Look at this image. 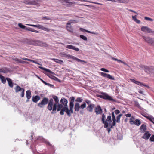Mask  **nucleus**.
Masks as SVG:
<instances>
[{
    "label": "nucleus",
    "instance_id": "nucleus-1",
    "mask_svg": "<svg viewBox=\"0 0 154 154\" xmlns=\"http://www.w3.org/2000/svg\"><path fill=\"white\" fill-rule=\"evenodd\" d=\"M70 103H69V110L68 106H64L63 109L61 110L60 112V114L61 115L64 114V112H66L67 115L70 116H71V113H73V108H74V102L75 100V97H70L69 98Z\"/></svg>",
    "mask_w": 154,
    "mask_h": 154
},
{
    "label": "nucleus",
    "instance_id": "nucleus-2",
    "mask_svg": "<svg viewBox=\"0 0 154 154\" xmlns=\"http://www.w3.org/2000/svg\"><path fill=\"white\" fill-rule=\"evenodd\" d=\"M28 44L42 47H47L48 45L45 42L39 40H28L26 42Z\"/></svg>",
    "mask_w": 154,
    "mask_h": 154
},
{
    "label": "nucleus",
    "instance_id": "nucleus-3",
    "mask_svg": "<svg viewBox=\"0 0 154 154\" xmlns=\"http://www.w3.org/2000/svg\"><path fill=\"white\" fill-rule=\"evenodd\" d=\"M60 55L61 57H65L68 59H72L78 62H84V63H86V62L84 60L79 59L74 56L71 55L65 52L61 53L60 54Z\"/></svg>",
    "mask_w": 154,
    "mask_h": 154
},
{
    "label": "nucleus",
    "instance_id": "nucleus-4",
    "mask_svg": "<svg viewBox=\"0 0 154 154\" xmlns=\"http://www.w3.org/2000/svg\"><path fill=\"white\" fill-rule=\"evenodd\" d=\"M49 99L47 97H43L41 102L39 103L38 104V106L40 108H43L44 106L48 104L49 102Z\"/></svg>",
    "mask_w": 154,
    "mask_h": 154
},
{
    "label": "nucleus",
    "instance_id": "nucleus-5",
    "mask_svg": "<svg viewBox=\"0 0 154 154\" xmlns=\"http://www.w3.org/2000/svg\"><path fill=\"white\" fill-rule=\"evenodd\" d=\"M86 103H83V104L80 106V104L78 103H76L74 106L75 111L78 112L80 109H84L86 107Z\"/></svg>",
    "mask_w": 154,
    "mask_h": 154
},
{
    "label": "nucleus",
    "instance_id": "nucleus-6",
    "mask_svg": "<svg viewBox=\"0 0 154 154\" xmlns=\"http://www.w3.org/2000/svg\"><path fill=\"white\" fill-rule=\"evenodd\" d=\"M63 107L64 106L61 104H59V103H58L57 104H55L53 110V112H51V113H54V112L56 110L58 112L61 111Z\"/></svg>",
    "mask_w": 154,
    "mask_h": 154
},
{
    "label": "nucleus",
    "instance_id": "nucleus-7",
    "mask_svg": "<svg viewBox=\"0 0 154 154\" xmlns=\"http://www.w3.org/2000/svg\"><path fill=\"white\" fill-rule=\"evenodd\" d=\"M141 29L142 31L145 32L151 33L152 35H154V31L152 30L150 28L146 26H142Z\"/></svg>",
    "mask_w": 154,
    "mask_h": 154
},
{
    "label": "nucleus",
    "instance_id": "nucleus-8",
    "mask_svg": "<svg viewBox=\"0 0 154 154\" xmlns=\"http://www.w3.org/2000/svg\"><path fill=\"white\" fill-rule=\"evenodd\" d=\"M48 105L47 107L49 111L53 110L54 107L55 103H54V100L52 98H50L48 103Z\"/></svg>",
    "mask_w": 154,
    "mask_h": 154
},
{
    "label": "nucleus",
    "instance_id": "nucleus-9",
    "mask_svg": "<svg viewBox=\"0 0 154 154\" xmlns=\"http://www.w3.org/2000/svg\"><path fill=\"white\" fill-rule=\"evenodd\" d=\"M142 38L145 41L149 44L150 45H152L154 38H151L148 36H143Z\"/></svg>",
    "mask_w": 154,
    "mask_h": 154
},
{
    "label": "nucleus",
    "instance_id": "nucleus-10",
    "mask_svg": "<svg viewBox=\"0 0 154 154\" xmlns=\"http://www.w3.org/2000/svg\"><path fill=\"white\" fill-rule=\"evenodd\" d=\"M15 91L16 93L18 92L19 91H22L20 96L22 97H24V89L23 88H21L19 86L17 85L15 88Z\"/></svg>",
    "mask_w": 154,
    "mask_h": 154
},
{
    "label": "nucleus",
    "instance_id": "nucleus-11",
    "mask_svg": "<svg viewBox=\"0 0 154 154\" xmlns=\"http://www.w3.org/2000/svg\"><path fill=\"white\" fill-rule=\"evenodd\" d=\"M145 72L154 75V67L151 66H146Z\"/></svg>",
    "mask_w": 154,
    "mask_h": 154
},
{
    "label": "nucleus",
    "instance_id": "nucleus-12",
    "mask_svg": "<svg viewBox=\"0 0 154 154\" xmlns=\"http://www.w3.org/2000/svg\"><path fill=\"white\" fill-rule=\"evenodd\" d=\"M101 75L102 76L104 77L113 80H115L114 77L111 75L109 74H108L103 72H101Z\"/></svg>",
    "mask_w": 154,
    "mask_h": 154
},
{
    "label": "nucleus",
    "instance_id": "nucleus-13",
    "mask_svg": "<svg viewBox=\"0 0 154 154\" xmlns=\"http://www.w3.org/2000/svg\"><path fill=\"white\" fill-rule=\"evenodd\" d=\"M106 118L105 116L104 113H103L102 114L101 117V121L104 124V127L105 128H107L108 127L109 123L108 122H106V121H105V119Z\"/></svg>",
    "mask_w": 154,
    "mask_h": 154
},
{
    "label": "nucleus",
    "instance_id": "nucleus-14",
    "mask_svg": "<svg viewBox=\"0 0 154 154\" xmlns=\"http://www.w3.org/2000/svg\"><path fill=\"white\" fill-rule=\"evenodd\" d=\"M130 80L131 82L139 85L141 86H144L145 87H147L148 86L143 83H141L139 81H137L134 79H131Z\"/></svg>",
    "mask_w": 154,
    "mask_h": 154
},
{
    "label": "nucleus",
    "instance_id": "nucleus-15",
    "mask_svg": "<svg viewBox=\"0 0 154 154\" xmlns=\"http://www.w3.org/2000/svg\"><path fill=\"white\" fill-rule=\"evenodd\" d=\"M24 2L27 5H36L37 2L35 0H25Z\"/></svg>",
    "mask_w": 154,
    "mask_h": 154
},
{
    "label": "nucleus",
    "instance_id": "nucleus-16",
    "mask_svg": "<svg viewBox=\"0 0 154 154\" xmlns=\"http://www.w3.org/2000/svg\"><path fill=\"white\" fill-rule=\"evenodd\" d=\"M42 142L43 143H45L47 146H49L52 149H54V146L51 144L49 141H48L47 139L42 138Z\"/></svg>",
    "mask_w": 154,
    "mask_h": 154
},
{
    "label": "nucleus",
    "instance_id": "nucleus-17",
    "mask_svg": "<svg viewBox=\"0 0 154 154\" xmlns=\"http://www.w3.org/2000/svg\"><path fill=\"white\" fill-rule=\"evenodd\" d=\"M95 112L97 115L101 114L102 113V109L100 105H98L97 107H96Z\"/></svg>",
    "mask_w": 154,
    "mask_h": 154
},
{
    "label": "nucleus",
    "instance_id": "nucleus-18",
    "mask_svg": "<svg viewBox=\"0 0 154 154\" xmlns=\"http://www.w3.org/2000/svg\"><path fill=\"white\" fill-rule=\"evenodd\" d=\"M60 103L61 104H62L64 106H68V100L66 99L64 97L61 98L60 101Z\"/></svg>",
    "mask_w": 154,
    "mask_h": 154
},
{
    "label": "nucleus",
    "instance_id": "nucleus-19",
    "mask_svg": "<svg viewBox=\"0 0 154 154\" xmlns=\"http://www.w3.org/2000/svg\"><path fill=\"white\" fill-rule=\"evenodd\" d=\"M101 94L102 95H98L97 96L101 98L107 100L109 95L106 93L103 92H101Z\"/></svg>",
    "mask_w": 154,
    "mask_h": 154
},
{
    "label": "nucleus",
    "instance_id": "nucleus-20",
    "mask_svg": "<svg viewBox=\"0 0 154 154\" xmlns=\"http://www.w3.org/2000/svg\"><path fill=\"white\" fill-rule=\"evenodd\" d=\"M37 28H38L39 29L42 30H43L46 31L47 32H49L50 30V29L46 27H44L42 25H37Z\"/></svg>",
    "mask_w": 154,
    "mask_h": 154
},
{
    "label": "nucleus",
    "instance_id": "nucleus-21",
    "mask_svg": "<svg viewBox=\"0 0 154 154\" xmlns=\"http://www.w3.org/2000/svg\"><path fill=\"white\" fill-rule=\"evenodd\" d=\"M10 71V69L7 67H3L0 69V72L4 73H7Z\"/></svg>",
    "mask_w": 154,
    "mask_h": 154
},
{
    "label": "nucleus",
    "instance_id": "nucleus-22",
    "mask_svg": "<svg viewBox=\"0 0 154 154\" xmlns=\"http://www.w3.org/2000/svg\"><path fill=\"white\" fill-rule=\"evenodd\" d=\"M40 99V97L38 95H36L35 96H33L32 98V101L35 103H37Z\"/></svg>",
    "mask_w": 154,
    "mask_h": 154
},
{
    "label": "nucleus",
    "instance_id": "nucleus-23",
    "mask_svg": "<svg viewBox=\"0 0 154 154\" xmlns=\"http://www.w3.org/2000/svg\"><path fill=\"white\" fill-rule=\"evenodd\" d=\"M66 48L69 49L74 50L76 51H78L79 50V49L78 48H76L75 46L72 45H67L66 46Z\"/></svg>",
    "mask_w": 154,
    "mask_h": 154
},
{
    "label": "nucleus",
    "instance_id": "nucleus-24",
    "mask_svg": "<svg viewBox=\"0 0 154 154\" xmlns=\"http://www.w3.org/2000/svg\"><path fill=\"white\" fill-rule=\"evenodd\" d=\"M6 79L8 82L9 86L11 88H13L14 85V83L12 80L9 78H6Z\"/></svg>",
    "mask_w": 154,
    "mask_h": 154
},
{
    "label": "nucleus",
    "instance_id": "nucleus-25",
    "mask_svg": "<svg viewBox=\"0 0 154 154\" xmlns=\"http://www.w3.org/2000/svg\"><path fill=\"white\" fill-rule=\"evenodd\" d=\"M150 136V134L149 133V132L147 131H146V132L145 133L142 137V138L145 139L146 140H147L149 138Z\"/></svg>",
    "mask_w": 154,
    "mask_h": 154
},
{
    "label": "nucleus",
    "instance_id": "nucleus-26",
    "mask_svg": "<svg viewBox=\"0 0 154 154\" xmlns=\"http://www.w3.org/2000/svg\"><path fill=\"white\" fill-rule=\"evenodd\" d=\"M94 104H90L87 107V110L89 112H91L93 111V109Z\"/></svg>",
    "mask_w": 154,
    "mask_h": 154
},
{
    "label": "nucleus",
    "instance_id": "nucleus-27",
    "mask_svg": "<svg viewBox=\"0 0 154 154\" xmlns=\"http://www.w3.org/2000/svg\"><path fill=\"white\" fill-rule=\"evenodd\" d=\"M140 130L143 132L146 131V126L145 124H143L140 127Z\"/></svg>",
    "mask_w": 154,
    "mask_h": 154
},
{
    "label": "nucleus",
    "instance_id": "nucleus-28",
    "mask_svg": "<svg viewBox=\"0 0 154 154\" xmlns=\"http://www.w3.org/2000/svg\"><path fill=\"white\" fill-rule=\"evenodd\" d=\"M26 96L28 99H29L31 97V91L29 90H27L26 92Z\"/></svg>",
    "mask_w": 154,
    "mask_h": 154
},
{
    "label": "nucleus",
    "instance_id": "nucleus-29",
    "mask_svg": "<svg viewBox=\"0 0 154 154\" xmlns=\"http://www.w3.org/2000/svg\"><path fill=\"white\" fill-rule=\"evenodd\" d=\"M39 68L41 69L44 70L45 71V72H49L51 73L52 74H54V72H52L51 71L41 66H39Z\"/></svg>",
    "mask_w": 154,
    "mask_h": 154
},
{
    "label": "nucleus",
    "instance_id": "nucleus-30",
    "mask_svg": "<svg viewBox=\"0 0 154 154\" xmlns=\"http://www.w3.org/2000/svg\"><path fill=\"white\" fill-rule=\"evenodd\" d=\"M52 97L53 100H54L55 101V104H57L58 103H59V100L57 96L53 95Z\"/></svg>",
    "mask_w": 154,
    "mask_h": 154
},
{
    "label": "nucleus",
    "instance_id": "nucleus-31",
    "mask_svg": "<svg viewBox=\"0 0 154 154\" xmlns=\"http://www.w3.org/2000/svg\"><path fill=\"white\" fill-rule=\"evenodd\" d=\"M26 30H27L28 31H30L31 32H35L36 33H39V32L37 30L34 29H33L30 28L26 27Z\"/></svg>",
    "mask_w": 154,
    "mask_h": 154
},
{
    "label": "nucleus",
    "instance_id": "nucleus-32",
    "mask_svg": "<svg viewBox=\"0 0 154 154\" xmlns=\"http://www.w3.org/2000/svg\"><path fill=\"white\" fill-rule=\"evenodd\" d=\"M66 28L67 31L69 32H72V27L71 26V25L66 24Z\"/></svg>",
    "mask_w": 154,
    "mask_h": 154
},
{
    "label": "nucleus",
    "instance_id": "nucleus-33",
    "mask_svg": "<svg viewBox=\"0 0 154 154\" xmlns=\"http://www.w3.org/2000/svg\"><path fill=\"white\" fill-rule=\"evenodd\" d=\"M141 122L139 119H137L134 120L133 124H135L137 126H139L141 124Z\"/></svg>",
    "mask_w": 154,
    "mask_h": 154
},
{
    "label": "nucleus",
    "instance_id": "nucleus-34",
    "mask_svg": "<svg viewBox=\"0 0 154 154\" xmlns=\"http://www.w3.org/2000/svg\"><path fill=\"white\" fill-rule=\"evenodd\" d=\"M78 22V21L77 20H70L67 23V24L71 25L72 23H76Z\"/></svg>",
    "mask_w": 154,
    "mask_h": 154
},
{
    "label": "nucleus",
    "instance_id": "nucleus-35",
    "mask_svg": "<svg viewBox=\"0 0 154 154\" xmlns=\"http://www.w3.org/2000/svg\"><path fill=\"white\" fill-rule=\"evenodd\" d=\"M52 60H53L55 62L58 63L60 64H62L63 63V60H60L58 59H55V58H52L51 59Z\"/></svg>",
    "mask_w": 154,
    "mask_h": 154
},
{
    "label": "nucleus",
    "instance_id": "nucleus-36",
    "mask_svg": "<svg viewBox=\"0 0 154 154\" xmlns=\"http://www.w3.org/2000/svg\"><path fill=\"white\" fill-rule=\"evenodd\" d=\"M0 79H1V81L3 84H5L6 83V79H5L4 76L0 74Z\"/></svg>",
    "mask_w": 154,
    "mask_h": 154
},
{
    "label": "nucleus",
    "instance_id": "nucleus-37",
    "mask_svg": "<svg viewBox=\"0 0 154 154\" xmlns=\"http://www.w3.org/2000/svg\"><path fill=\"white\" fill-rule=\"evenodd\" d=\"M146 118L154 124V118L152 116H146Z\"/></svg>",
    "mask_w": 154,
    "mask_h": 154
},
{
    "label": "nucleus",
    "instance_id": "nucleus-38",
    "mask_svg": "<svg viewBox=\"0 0 154 154\" xmlns=\"http://www.w3.org/2000/svg\"><path fill=\"white\" fill-rule=\"evenodd\" d=\"M83 99L82 97H78L75 100V101L76 103H81L82 102Z\"/></svg>",
    "mask_w": 154,
    "mask_h": 154
},
{
    "label": "nucleus",
    "instance_id": "nucleus-39",
    "mask_svg": "<svg viewBox=\"0 0 154 154\" xmlns=\"http://www.w3.org/2000/svg\"><path fill=\"white\" fill-rule=\"evenodd\" d=\"M135 120V118L133 116H132L130 119V123L131 125H133V123L134 122V120Z\"/></svg>",
    "mask_w": 154,
    "mask_h": 154
},
{
    "label": "nucleus",
    "instance_id": "nucleus-40",
    "mask_svg": "<svg viewBox=\"0 0 154 154\" xmlns=\"http://www.w3.org/2000/svg\"><path fill=\"white\" fill-rule=\"evenodd\" d=\"M52 79L59 83H61V81L60 80L54 76H52Z\"/></svg>",
    "mask_w": 154,
    "mask_h": 154
},
{
    "label": "nucleus",
    "instance_id": "nucleus-41",
    "mask_svg": "<svg viewBox=\"0 0 154 154\" xmlns=\"http://www.w3.org/2000/svg\"><path fill=\"white\" fill-rule=\"evenodd\" d=\"M18 26L20 28L22 29H24L25 30H26V26L23 25L22 23H19L18 24Z\"/></svg>",
    "mask_w": 154,
    "mask_h": 154
},
{
    "label": "nucleus",
    "instance_id": "nucleus-42",
    "mask_svg": "<svg viewBox=\"0 0 154 154\" xmlns=\"http://www.w3.org/2000/svg\"><path fill=\"white\" fill-rule=\"evenodd\" d=\"M42 20H50L51 19V17L48 16L42 17Z\"/></svg>",
    "mask_w": 154,
    "mask_h": 154
},
{
    "label": "nucleus",
    "instance_id": "nucleus-43",
    "mask_svg": "<svg viewBox=\"0 0 154 154\" xmlns=\"http://www.w3.org/2000/svg\"><path fill=\"white\" fill-rule=\"evenodd\" d=\"M105 121H106V122H109V123H110L112 122L111 120V116L110 115H109L107 117V119Z\"/></svg>",
    "mask_w": 154,
    "mask_h": 154
},
{
    "label": "nucleus",
    "instance_id": "nucleus-44",
    "mask_svg": "<svg viewBox=\"0 0 154 154\" xmlns=\"http://www.w3.org/2000/svg\"><path fill=\"white\" fill-rule=\"evenodd\" d=\"M107 100H108L109 101H112L113 102H116L115 100L113 99L111 96H109V95L108 96V97L107 98Z\"/></svg>",
    "mask_w": 154,
    "mask_h": 154
},
{
    "label": "nucleus",
    "instance_id": "nucleus-45",
    "mask_svg": "<svg viewBox=\"0 0 154 154\" xmlns=\"http://www.w3.org/2000/svg\"><path fill=\"white\" fill-rule=\"evenodd\" d=\"M146 66H144L143 65H139V66L140 69L144 70L145 72Z\"/></svg>",
    "mask_w": 154,
    "mask_h": 154
},
{
    "label": "nucleus",
    "instance_id": "nucleus-46",
    "mask_svg": "<svg viewBox=\"0 0 154 154\" xmlns=\"http://www.w3.org/2000/svg\"><path fill=\"white\" fill-rule=\"evenodd\" d=\"M80 37L83 40L85 41H87V38L83 35H80Z\"/></svg>",
    "mask_w": 154,
    "mask_h": 154
},
{
    "label": "nucleus",
    "instance_id": "nucleus-47",
    "mask_svg": "<svg viewBox=\"0 0 154 154\" xmlns=\"http://www.w3.org/2000/svg\"><path fill=\"white\" fill-rule=\"evenodd\" d=\"M85 103H86L87 104L89 105L90 104H91V101L89 100L88 99H86L85 100Z\"/></svg>",
    "mask_w": 154,
    "mask_h": 154
},
{
    "label": "nucleus",
    "instance_id": "nucleus-48",
    "mask_svg": "<svg viewBox=\"0 0 154 154\" xmlns=\"http://www.w3.org/2000/svg\"><path fill=\"white\" fill-rule=\"evenodd\" d=\"M134 103L135 106L137 107H138V108H140V105L138 102L135 101H134Z\"/></svg>",
    "mask_w": 154,
    "mask_h": 154
},
{
    "label": "nucleus",
    "instance_id": "nucleus-49",
    "mask_svg": "<svg viewBox=\"0 0 154 154\" xmlns=\"http://www.w3.org/2000/svg\"><path fill=\"white\" fill-rule=\"evenodd\" d=\"M100 70L106 72H109V70L104 68H101Z\"/></svg>",
    "mask_w": 154,
    "mask_h": 154
},
{
    "label": "nucleus",
    "instance_id": "nucleus-50",
    "mask_svg": "<svg viewBox=\"0 0 154 154\" xmlns=\"http://www.w3.org/2000/svg\"><path fill=\"white\" fill-rule=\"evenodd\" d=\"M149 140L151 142L154 141V135H152L150 138Z\"/></svg>",
    "mask_w": 154,
    "mask_h": 154
},
{
    "label": "nucleus",
    "instance_id": "nucleus-51",
    "mask_svg": "<svg viewBox=\"0 0 154 154\" xmlns=\"http://www.w3.org/2000/svg\"><path fill=\"white\" fill-rule=\"evenodd\" d=\"M144 19L145 20H149L151 21H153V20L152 19L146 17H145Z\"/></svg>",
    "mask_w": 154,
    "mask_h": 154
},
{
    "label": "nucleus",
    "instance_id": "nucleus-52",
    "mask_svg": "<svg viewBox=\"0 0 154 154\" xmlns=\"http://www.w3.org/2000/svg\"><path fill=\"white\" fill-rule=\"evenodd\" d=\"M19 63H22L23 64H24V63L28 64L29 63V62H26L22 60L21 59H20Z\"/></svg>",
    "mask_w": 154,
    "mask_h": 154
},
{
    "label": "nucleus",
    "instance_id": "nucleus-53",
    "mask_svg": "<svg viewBox=\"0 0 154 154\" xmlns=\"http://www.w3.org/2000/svg\"><path fill=\"white\" fill-rule=\"evenodd\" d=\"M112 120L116 119V118L114 115V112H113L112 113Z\"/></svg>",
    "mask_w": 154,
    "mask_h": 154
},
{
    "label": "nucleus",
    "instance_id": "nucleus-54",
    "mask_svg": "<svg viewBox=\"0 0 154 154\" xmlns=\"http://www.w3.org/2000/svg\"><path fill=\"white\" fill-rule=\"evenodd\" d=\"M113 121V122L112 125L114 126H115L116 125V120L114 119V120H112Z\"/></svg>",
    "mask_w": 154,
    "mask_h": 154
},
{
    "label": "nucleus",
    "instance_id": "nucleus-55",
    "mask_svg": "<svg viewBox=\"0 0 154 154\" xmlns=\"http://www.w3.org/2000/svg\"><path fill=\"white\" fill-rule=\"evenodd\" d=\"M122 63L123 64H124L127 66L128 67V69L130 68V66L128 65L126 63H125V62H123L122 61Z\"/></svg>",
    "mask_w": 154,
    "mask_h": 154
},
{
    "label": "nucleus",
    "instance_id": "nucleus-56",
    "mask_svg": "<svg viewBox=\"0 0 154 154\" xmlns=\"http://www.w3.org/2000/svg\"><path fill=\"white\" fill-rule=\"evenodd\" d=\"M48 86H49L50 87H52L53 88H54V85L51 84L50 83H48Z\"/></svg>",
    "mask_w": 154,
    "mask_h": 154
},
{
    "label": "nucleus",
    "instance_id": "nucleus-57",
    "mask_svg": "<svg viewBox=\"0 0 154 154\" xmlns=\"http://www.w3.org/2000/svg\"><path fill=\"white\" fill-rule=\"evenodd\" d=\"M114 112L116 115H117L120 113V111L119 110L116 109L115 111Z\"/></svg>",
    "mask_w": 154,
    "mask_h": 154
},
{
    "label": "nucleus",
    "instance_id": "nucleus-58",
    "mask_svg": "<svg viewBox=\"0 0 154 154\" xmlns=\"http://www.w3.org/2000/svg\"><path fill=\"white\" fill-rule=\"evenodd\" d=\"M137 15H135L134 16H132V18L134 20V21H135L137 19L136 18Z\"/></svg>",
    "mask_w": 154,
    "mask_h": 154
},
{
    "label": "nucleus",
    "instance_id": "nucleus-59",
    "mask_svg": "<svg viewBox=\"0 0 154 154\" xmlns=\"http://www.w3.org/2000/svg\"><path fill=\"white\" fill-rule=\"evenodd\" d=\"M117 120H116V121L117 122L119 123L120 122V118L117 116Z\"/></svg>",
    "mask_w": 154,
    "mask_h": 154
},
{
    "label": "nucleus",
    "instance_id": "nucleus-60",
    "mask_svg": "<svg viewBox=\"0 0 154 154\" xmlns=\"http://www.w3.org/2000/svg\"><path fill=\"white\" fill-rule=\"evenodd\" d=\"M28 25L29 26H33L35 27H37V25L28 24Z\"/></svg>",
    "mask_w": 154,
    "mask_h": 154
},
{
    "label": "nucleus",
    "instance_id": "nucleus-61",
    "mask_svg": "<svg viewBox=\"0 0 154 154\" xmlns=\"http://www.w3.org/2000/svg\"><path fill=\"white\" fill-rule=\"evenodd\" d=\"M32 62H33L35 63V64H37L38 65H40V64L39 63H38L37 61L34 60H32Z\"/></svg>",
    "mask_w": 154,
    "mask_h": 154
},
{
    "label": "nucleus",
    "instance_id": "nucleus-62",
    "mask_svg": "<svg viewBox=\"0 0 154 154\" xmlns=\"http://www.w3.org/2000/svg\"><path fill=\"white\" fill-rule=\"evenodd\" d=\"M135 21L138 24H139L140 23V20L137 19Z\"/></svg>",
    "mask_w": 154,
    "mask_h": 154
},
{
    "label": "nucleus",
    "instance_id": "nucleus-63",
    "mask_svg": "<svg viewBox=\"0 0 154 154\" xmlns=\"http://www.w3.org/2000/svg\"><path fill=\"white\" fill-rule=\"evenodd\" d=\"M80 30L84 32H85L86 30L82 28H80Z\"/></svg>",
    "mask_w": 154,
    "mask_h": 154
},
{
    "label": "nucleus",
    "instance_id": "nucleus-64",
    "mask_svg": "<svg viewBox=\"0 0 154 154\" xmlns=\"http://www.w3.org/2000/svg\"><path fill=\"white\" fill-rule=\"evenodd\" d=\"M125 116L127 117H130L131 116V114H126Z\"/></svg>",
    "mask_w": 154,
    "mask_h": 154
}]
</instances>
